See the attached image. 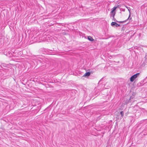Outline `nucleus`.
<instances>
[{"label": "nucleus", "instance_id": "obj_1", "mask_svg": "<svg viewBox=\"0 0 147 147\" xmlns=\"http://www.w3.org/2000/svg\"><path fill=\"white\" fill-rule=\"evenodd\" d=\"M118 7V6H117L116 7H114L112 9V10L111 12V16H112L113 18H114V16L115 15L116 12H115V10Z\"/></svg>", "mask_w": 147, "mask_h": 147}, {"label": "nucleus", "instance_id": "obj_2", "mask_svg": "<svg viewBox=\"0 0 147 147\" xmlns=\"http://www.w3.org/2000/svg\"><path fill=\"white\" fill-rule=\"evenodd\" d=\"M140 73H137L131 76L130 78V81L131 82H133L139 75Z\"/></svg>", "mask_w": 147, "mask_h": 147}, {"label": "nucleus", "instance_id": "obj_3", "mask_svg": "<svg viewBox=\"0 0 147 147\" xmlns=\"http://www.w3.org/2000/svg\"><path fill=\"white\" fill-rule=\"evenodd\" d=\"M125 7L127 9L128 11L129 12V16L128 18L126 20H127V21L128 19H129V20H131V19L132 18H129L131 16V13H130V8L129 7H127L126 6H125Z\"/></svg>", "mask_w": 147, "mask_h": 147}, {"label": "nucleus", "instance_id": "obj_4", "mask_svg": "<svg viewBox=\"0 0 147 147\" xmlns=\"http://www.w3.org/2000/svg\"><path fill=\"white\" fill-rule=\"evenodd\" d=\"M113 19L115 22H117L120 23H124L127 21V20H126L125 21H117L114 17V18H113Z\"/></svg>", "mask_w": 147, "mask_h": 147}, {"label": "nucleus", "instance_id": "obj_5", "mask_svg": "<svg viewBox=\"0 0 147 147\" xmlns=\"http://www.w3.org/2000/svg\"><path fill=\"white\" fill-rule=\"evenodd\" d=\"M111 25L113 27H117V23L115 22H112L111 24Z\"/></svg>", "mask_w": 147, "mask_h": 147}, {"label": "nucleus", "instance_id": "obj_6", "mask_svg": "<svg viewBox=\"0 0 147 147\" xmlns=\"http://www.w3.org/2000/svg\"><path fill=\"white\" fill-rule=\"evenodd\" d=\"M88 39L90 41H93V42H94L93 41H94V40L93 39V38L91 36H89L88 37Z\"/></svg>", "mask_w": 147, "mask_h": 147}, {"label": "nucleus", "instance_id": "obj_7", "mask_svg": "<svg viewBox=\"0 0 147 147\" xmlns=\"http://www.w3.org/2000/svg\"><path fill=\"white\" fill-rule=\"evenodd\" d=\"M124 112L123 111H121L120 112V113H118V115H118V116H119L120 115H121V117H122L124 116Z\"/></svg>", "mask_w": 147, "mask_h": 147}, {"label": "nucleus", "instance_id": "obj_8", "mask_svg": "<svg viewBox=\"0 0 147 147\" xmlns=\"http://www.w3.org/2000/svg\"><path fill=\"white\" fill-rule=\"evenodd\" d=\"M90 74V72H86L84 75L83 76H89Z\"/></svg>", "mask_w": 147, "mask_h": 147}, {"label": "nucleus", "instance_id": "obj_9", "mask_svg": "<svg viewBox=\"0 0 147 147\" xmlns=\"http://www.w3.org/2000/svg\"><path fill=\"white\" fill-rule=\"evenodd\" d=\"M121 26V25L120 24H117V27H118V26Z\"/></svg>", "mask_w": 147, "mask_h": 147}, {"label": "nucleus", "instance_id": "obj_10", "mask_svg": "<svg viewBox=\"0 0 147 147\" xmlns=\"http://www.w3.org/2000/svg\"><path fill=\"white\" fill-rule=\"evenodd\" d=\"M133 98V96H130V99H132V98Z\"/></svg>", "mask_w": 147, "mask_h": 147}, {"label": "nucleus", "instance_id": "obj_11", "mask_svg": "<svg viewBox=\"0 0 147 147\" xmlns=\"http://www.w3.org/2000/svg\"><path fill=\"white\" fill-rule=\"evenodd\" d=\"M145 58L147 59V55H146L145 56Z\"/></svg>", "mask_w": 147, "mask_h": 147}]
</instances>
